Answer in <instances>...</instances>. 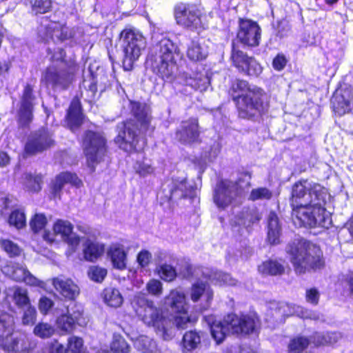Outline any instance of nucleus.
Masks as SVG:
<instances>
[{
    "label": "nucleus",
    "instance_id": "obj_64",
    "mask_svg": "<svg viewBox=\"0 0 353 353\" xmlns=\"http://www.w3.org/2000/svg\"><path fill=\"white\" fill-rule=\"evenodd\" d=\"M305 298L307 303L316 305L319 300V292L316 288H310L306 290Z\"/></svg>",
    "mask_w": 353,
    "mask_h": 353
},
{
    "label": "nucleus",
    "instance_id": "obj_17",
    "mask_svg": "<svg viewBox=\"0 0 353 353\" xmlns=\"http://www.w3.org/2000/svg\"><path fill=\"white\" fill-rule=\"evenodd\" d=\"M333 111L339 116L349 112L353 106L352 88L346 84L340 85L331 99Z\"/></svg>",
    "mask_w": 353,
    "mask_h": 353
},
{
    "label": "nucleus",
    "instance_id": "obj_2",
    "mask_svg": "<svg viewBox=\"0 0 353 353\" xmlns=\"http://www.w3.org/2000/svg\"><path fill=\"white\" fill-rule=\"evenodd\" d=\"M131 110L136 122L134 120H129L119 124L114 142L119 148L126 152H139L145 147V141L143 139L139 138V132L147 129L150 117L145 105L139 102H131Z\"/></svg>",
    "mask_w": 353,
    "mask_h": 353
},
{
    "label": "nucleus",
    "instance_id": "obj_12",
    "mask_svg": "<svg viewBox=\"0 0 353 353\" xmlns=\"http://www.w3.org/2000/svg\"><path fill=\"white\" fill-rule=\"evenodd\" d=\"M39 36L45 41L62 42L72 37L70 30L64 20L57 21L56 17L43 18L38 28Z\"/></svg>",
    "mask_w": 353,
    "mask_h": 353
},
{
    "label": "nucleus",
    "instance_id": "obj_44",
    "mask_svg": "<svg viewBox=\"0 0 353 353\" xmlns=\"http://www.w3.org/2000/svg\"><path fill=\"white\" fill-rule=\"evenodd\" d=\"M112 353H129L130 347L125 339L119 334H114L110 343Z\"/></svg>",
    "mask_w": 353,
    "mask_h": 353
},
{
    "label": "nucleus",
    "instance_id": "obj_38",
    "mask_svg": "<svg viewBox=\"0 0 353 353\" xmlns=\"http://www.w3.org/2000/svg\"><path fill=\"white\" fill-rule=\"evenodd\" d=\"M81 312H74L73 314H63L57 318L56 325L57 328L64 333L71 332L75 325V323L78 321Z\"/></svg>",
    "mask_w": 353,
    "mask_h": 353
},
{
    "label": "nucleus",
    "instance_id": "obj_41",
    "mask_svg": "<svg viewBox=\"0 0 353 353\" xmlns=\"http://www.w3.org/2000/svg\"><path fill=\"white\" fill-rule=\"evenodd\" d=\"M258 270L263 274L277 275L283 272L284 268L278 261L270 260L260 265Z\"/></svg>",
    "mask_w": 353,
    "mask_h": 353
},
{
    "label": "nucleus",
    "instance_id": "obj_16",
    "mask_svg": "<svg viewBox=\"0 0 353 353\" xmlns=\"http://www.w3.org/2000/svg\"><path fill=\"white\" fill-rule=\"evenodd\" d=\"M176 88L178 85L190 87L192 90L200 92L205 91L210 86L209 77L204 72H183L174 75V80L169 81Z\"/></svg>",
    "mask_w": 353,
    "mask_h": 353
},
{
    "label": "nucleus",
    "instance_id": "obj_45",
    "mask_svg": "<svg viewBox=\"0 0 353 353\" xmlns=\"http://www.w3.org/2000/svg\"><path fill=\"white\" fill-rule=\"evenodd\" d=\"M309 344L307 338L299 336L292 339L288 344V353H303Z\"/></svg>",
    "mask_w": 353,
    "mask_h": 353
},
{
    "label": "nucleus",
    "instance_id": "obj_21",
    "mask_svg": "<svg viewBox=\"0 0 353 353\" xmlns=\"http://www.w3.org/2000/svg\"><path fill=\"white\" fill-rule=\"evenodd\" d=\"M35 97L33 88L30 85H26L21 97L20 107L18 111L19 122L23 125H28L32 119V111Z\"/></svg>",
    "mask_w": 353,
    "mask_h": 353
},
{
    "label": "nucleus",
    "instance_id": "obj_13",
    "mask_svg": "<svg viewBox=\"0 0 353 353\" xmlns=\"http://www.w3.org/2000/svg\"><path fill=\"white\" fill-rule=\"evenodd\" d=\"M176 23L191 30L201 27V11L194 5L179 4L175 8Z\"/></svg>",
    "mask_w": 353,
    "mask_h": 353
},
{
    "label": "nucleus",
    "instance_id": "obj_42",
    "mask_svg": "<svg viewBox=\"0 0 353 353\" xmlns=\"http://www.w3.org/2000/svg\"><path fill=\"white\" fill-rule=\"evenodd\" d=\"M23 185L30 192H37L41 190L42 184V176L41 174L32 175L26 173L23 175Z\"/></svg>",
    "mask_w": 353,
    "mask_h": 353
},
{
    "label": "nucleus",
    "instance_id": "obj_33",
    "mask_svg": "<svg viewBox=\"0 0 353 353\" xmlns=\"http://www.w3.org/2000/svg\"><path fill=\"white\" fill-rule=\"evenodd\" d=\"M201 333L196 330L187 331L182 339V350L184 353L191 352L199 347L201 344Z\"/></svg>",
    "mask_w": 353,
    "mask_h": 353
},
{
    "label": "nucleus",
    "instance_id": "obj_3",
    "mask_svg": "<svg viewBox=\"0 0 353 353\" xmlns=\"http://www.w3.org/2000/svg\"><path fill=\"white\" fill-rule=\"evenodd\" d=\"M179 52L177 46L172 41L162 37L151 48L146 66L165 81H172L177 72L175 56Z\"/></svg>",
    "mask_w": 353,
    "mask_h": 353
},
{
    "label": "nucleus",
    "instance_id": "obj_5",
    "mask_svg": "<svg viewBox=\"0 0 353 353\" xmlns=\"http://www.w3.org/2000/svg\"><path fill=\"white\" fill-rule=\"evenodd\" d=\"M205 320L210 325L212 336L217 344L222 343L229 334H249L259 327V320L255 313L241 316L229 314L222 321H215L213 316H205Z\"/></svg>",
    "mask_w": 353,
    "mask_h": 353
},
{
    "label": "nucleus",
    "instance_id": "obj_10",
    "mask_svg": "<svg viewBox=\"0 0 353 353\" xmlns=\"http://www.w3.org/2000/svg\"><path fill=\"white\" fill-rule=\"evenodd\" d=\"M296 314L303 319H316L315 313L286 303H271L266 313L265 321L268 326L274 327L276 324L283 323L285 316Z\"/></svg>",
    "mask_w": 353,
    "mask_h": 353
},
{
    "label": "nucleus",
    "instance_id": "obj_36",
    "mask_svg": "<svg viewBox=\"0 0 353 353\" xmlns=\"http://www.w3.org/2000/svg\"><path fill=\"white\" fill-rule=\"evenodd\" d=\"M133 169L135 173L141 178L152 176L155 172V168L152 160L145 157L136 160L133 165Z\"/></svg>",
    "mask_w": 353,
    "mask_h": 353
},
{
    "label": "nucleus",
    "instance_id": "obj_63",
    "mask_svg": "<svg viewBox=\"0 0 353 353\" xmlns=\"http://www.w3.org/2000/svg\"><path fill=\"white\" fill-rule=\"evenodd\" d=\"M53 305L54 303L50 299L46 296H43L39 300V309L42 314H46L52 308Z\"/></svg>",
    "mask_w": 353,
    "mask_h": 353
},
{
    "label": "nucleus",
    "instance_id": "obj_51",
    "mask_svg": "<svg viewBox=\"0 0 353 353\" xmlns=\"http://www.w3.org/2000/svg\"><path fill=\"white\" fill-rule=\"evenodd\" d=\"M231 57L234 65L241 72L245 68L251 58L246 56L243 52L236 50L234 47H233Z\"/></svg>",
    "mask_w": 353,
    "mask_h": 353
},
{
    "label": "nucleus",
    "instance_id": "obj_22",
    "mask_svg": "<svg viewBox=\"0 0 353 353\" xmlns=\"http://www.w3.org/2000/svg\"><path fill=\"white\" fill-rule=\"evenodd\" d=\"M199 135L197 119H190L181 123L180 129L176 131V138L183 143H194L199 141Z\"/></svg>",
    "mask_w": 353,
    "mask_h": 353
},
{
    "label": "nucleus",
    "instance_id": "obj_29",
    "mask_svg": "<svg viewBox=\"0 0 353 353\" xmlns=\"http://www.w3.org/2000/svg\"><path fill=\"white\" fill-rule=\"evenodd\" d=\"M107 75L103 68H97L96 72L90 74V92L94 98H99L108 85Z\"/></svg>",
    "mask_w": 353,
    "mask_h": 353
},
{
    "label": "nucleus",
    "instance_id": "obj_32",
    "mask_svg": "<svg viewBox=\"0 0 353 353\" xmlns=\"http://www.w3.org/2000/svg\"><path fill=\"white\" fill-rule=\"evenodd\" d=\"M281 228L276 213L271 212L268 218V239L271 244L280 242Z\"/></svg>",
    "mask_w": 353,
    "mask_h": 353
},
{
    "label": "nucleus",
    "instance_id": "obj_23",
    "mask_svg": "<svg viewBox=\"0 0 353 353\" xmlns=\"http://www.w3.org/2000/svg\"><path fill=\"white\" fill-rule=\"evenodd\" d=\"M72 80V74L59 70L55 66L46 69L41 77V82L47 86L61 85L66 87Z\"/></svg>",
    "mask_w": 353,
    "mask_h": 353
},
{
    "label": "nucleus",
    "instance_id": "obj_14",
    "mask_svg": "<svg viewBox=\"0 0 353 353\" xmlns=\"http://www.w3.org/2000/svg\"><path fill=\"white\" fill-rule=\"evenodd\" d=\"M14 317L8 313L0 314V346L8 352H18L23 348L19 347V339L11 336L14 330Z\"/></svg>",
    "mask_w": 353,
    "mask_h": 353
},
{
    "label": "nucleus",
    "instance_id": "obj_55",
    "mask_svg": "<svg viewBox=\"0 0 353 353\" xmlns=\"http://www.w3.org/2000/svg\"><path fill=\"white\" fill-rule=\"evenodd\" d=\"M0 245L11 257L18 256L21 252L19 247L8 239H1L0 241Z\"/></svg>",
    "mask_w": 353,
    "mask_h": 353
},
{
    "label": "nucleus",
    "instance_id": "obj_43",
    "mask_svg": "<svg viewBox=\"0 0 353 353\" xmlns=\"http://www.w3.org/2000/svg\"><path fill=\"white\" fill-rule=\"evenodd\" d=\"M105 252V244L90 234V261L97 260Z\"/></svg>",
    "mask_w": 353,
    "mask_h": 353
},
{
    "label": "nucleus",
    "instance_id": "obj_62",
    "mask_svg": "<svg viewBox=\"0 0 353 353\" xmlns=\"http://www.w3.org/2000/svg\"><path fill=\"white\" fill-rule=\"evenodd\" d=\"M152 259L151 253L148 250L141 251L137 256V262L141 268L147 267Z\"/></svg>",
    "mask_w": 353,
    "mask_h": 353
},
{
    "label": "nucleus",
    "instance_id": "obj_50",
    "mask_svg": "<svg viewBox=\"0 0 353 353\" xmlns=\"http://www.w3.org/2000/svg\"><path fill=\"white\" fill-rule=\"evenodd\" d=\"M231 57L234 65L241 72L245 68L251 58L246 56L243 52L236 50L234 47H233Z\"/></svg>",
    "mask_w": 353,
    "mask_h": 353
},
{
    "label": "nucleus",
    "instance_id": "obj_6",
    "mask_svg": "<svg viewBox=\"0 0 353 353\" xmlns=\"http://www.w3.org/2000/svg\"><path fill=\"white\" fill-rule=\"evenodd\" d=\"M132 305L141 321L148 326L152 327L164 340H170L174 337L175 329L171 321L163 316L162 310L154 306L153 302L148 300L143 294H136Z\"/></svg>",
    "mask_w": 353,
    "mask_h": 353
},
{
    "label": "nucleus",
    "instance_id": "obj_30",
    "mask_svg": "<svg viewBox=\"0 0 353 353\" xmlns=\"http://www.w3.org/2000/svg\"><path fill=\"white\" fill-rule=\"evenodd\" d=\"M186 54L192 61H201L208 55V48L203 41L192 40L187 47Z\"/></svg>",
    "mask_w": 353,
    "mask_h": 353
},
{
    "label": "nucleus",
    "instance_id": "obj_39",
    "mask_svg": "<svg viewBox=\"0 0 353 353\" xmlns=\"http://www.w3.org/2000/svg\"><path fill=\"white\" fill-rule=\"evenodd\" d=\"M341 336L338 332L315 333L311 337V341L315 345H332L336 343Z\"/></svg>",
    "mask_w": 353,
    "mask_h": 353
},
{
    "label": "nucleus",
    "instance_id": "obj_60",
    "mask_svg": "<svg viewBox=\"0 0 353 353\" xmlns=\"http://www.w3.org/2000/svg\"><path fill=\"white\" fill-rule=\"evenodd\" d=\"M260 220L259 214L256 212L247 213L246 216L241 219L237 223L238 225H242L246 228L250 226L251 223H254Z\"/></svg>",
    "mask_w": 353,
    "mask_h": 353
},
{
    "label": "nucleus",
    "instance_id": "obj_59",
    "mask_svg": "<svg viewBox=\"0 0 353 353\" xmlns=\"http://www.w3.org/2000/svg\"><path fill=\"white\" fill-rule=\"evenodd\" d=\"M37 312L34 307L27 306L22 317V323L24 325H32L36 321Z\"/></svg>",
    "mask_w": 353,
    "mask_h": 353
},
{
    "label": "nucleus",
    "instance_id": "obj_61",
    "mask_svg": "<svg viewBox=\"0 0 353 353\" xmlns=\"http://www.w3.org/2000/svg\"><path fill=\"white\" fill-rule=\"evenodd\" d=\"M68 347L73 352L79 353L83 347V340L77 336H72L68 340Z\"/></svg>",
    "mask_w": 353,
    "mask_h": 353
},
{
    "label": "nucleus",
    "instance_id": "obj_27",
    "mask_svg": "<svg viewBox=\"0 0 353 353\" xmlns=\"http://www.w3.org/2000/svg\"><path fill=\"white\" fill-rule=\"evenodd\" d=\"M127 252L128 251L121 243H115L110 245L107 250V254L114 268L119 270L126 269Z\"/></svg>",
    "mask_w": 353,
    "mask_h": 353
},
{
    "label": "nucleus",
    "instance_id": "obj_25",
    "mask_svg": "<svg viewBox=\"0 0 353 353\" xmlns=\"http://www.w3.org/2000/svg\"><path fill=\"white\" fill-rule=\"evenodd\" d=\"M169 201H176L183 198H193L194 189L192 185H187L186 179L173 180L169 185L168 194L165 195Z\"/></svg>",
    "mask_w": 353,
    "mask_h": 353
},
{
    "label": "nucleus",
    "instance_id": "obj_56",
    "mask_svg": "<svg viewBox=\"0 0 353 353\" xmlns=\"http://www.w3.org/2000/svg\"><path fill=\"white\" fill-rule=\"evenodd\" d=\"M272 196V192L266 188L253 189L250 194V199L256 201L259 199H270Z\"/></svg>",
    "mask_w": 353,
    "mask_h": 353
},
{
    "label": "nucleus",
    "instance_id": "obj_8",
    "mask_svg": "<svg viewBox=\"0 0 353 353\" xmlns=\"http://www.w3.org/2000/svg\"><path fill=\"white\" fill-rule=\"evenodd\" d=\"M120 45L123 68L126 71L131 70L146 48V39L138 29L126 27L120 33Z\"/></svg>",
    "mask_w": 353,
    "mask_h": 353
},
{
    "label": "nucleus",
    "instance_id": "obj_47",
    "mask_svg": "<svg viewBox=\"0 0 353 353\" xmlns=\"http://www.w3.org/2000/svg\"><path fill=\"white\" fill-rule=\"evenodd\" d=\"M157 270L161 279L165 281H172L176 276L175 268L170 265L166 263L160 265Z\"/></svg>",
    "mask_w": 353,
    "mask_h": 353
},
{
    "label": "nucleus",
    "instance_id": "obj_48",
    "mask_svg": "<svg viewBox=\"0 0 353 353\" xmlns=\"http://www.w3.org/2000/svg\"><path fill=\"white\" fill-rule=\"evenodd\" d=\"M31 11L34 14H45L52 8L51 0H31Z\"/></svg>",
    "mask_w": 353,
    "mask_h": 353
},
{
    "label": "nucleus",
    "instance_id": "obj_11",
    "mask_svg": "<svg viewBox=\"0 0 353 353\" xmlns=\"http://www.w3.org/2000/svg\"><path fill=\"white\" fill-rule=\"evenodd\" d=\"M165 304L175 314L174 323L178 328H185L188 323L195 321L188 313V305L185 293L179 290H172L165 298Z\"/></svg>",
    "mask_w": 353,
    "mask_h": 353
},
{
    "label": "nucleus",
    "instance_id": "obj_46",
    "mask_svg": "<svg viewBox=\"0 0 353 353\" xmlns=\"http://www.w3.org/2000/svg\"><path fill=\"white\" fill-rule=\"evenodd\" d=\"M10 290L13 292V299L19 307L30 305L26 290L19 287H14Z\"/></svg>",
    "mask_w": 353,
    "mask_h": 353
},
{
    "label": "nucleus",
    "instance_id": "obj_9",
    "mask_svg": "<svg viewBox=\"0 0 353 353\" xmlns=\"http://www.w3.org/2000/svg\"><path fill=\"white\" fill-rule=\"evenodd\" d=\"M295 271L299 274L311 269H319L324 265L321 250L313 244L299 242L294 248L288 250Z\"/></svg>",
    "mask_w": 353,
    "mask_h": 353
},
{
    "label": "nucleus",
    "instance_id": "obj_40",
    "mask_svg": "<svg viewBox=\"0 0 353 353\" xmlns=\"http://www.w3.org/2000/svg\"><path fill=\"white\" fill-rule=\"evenodd\" d=\"M103 294L105 303L110 307H120L123 302V298L119 290L117 288H105Z\"/></svg>",
    "mask_w": 353,
    "mask_h": 353
},
{
    "label": "nucleus",
    "instance_id": "obj_35",
    "mask_svg": "<svg viewBox=\"0 0 353 353\" xmlns=\"http://www.w3.org/2000/svg\"><path fill=\"white\" fill-rule=\"evenodd\" d=\"M203 274L205 278L208 279L214 285H234L236 284V280L228 274L208 269H206Z\"/></svg>",
    "mask_w": 353,
    "mask_h": 353
},
{
    "label": "nucleus",
    "instance_id": "obj_1",
    "mask_svg": "<svg viewBox=\"0 0 353 353\" xmlns=\"http://www.w3.org/2000/svg\"><path fill=\"white\" fill-rule=\"evenodd\" d=\"M326 197L327 190L320 184L307 179L296 182L291 192L294 224L300 227L328 228L332 219L324 207Z\"/></svg>",
    "mask_w": 353,
    "mask_h": 353
},
{
    "label": "nucleus",
    "instance_id": "obj_31",
    "mask_svg": "<svg viewBox=\"0 0 353 353\" xmlns=\"http://www.w3.org/2000/svg\"><path fill=\"white\" fill-rule=\"evenodd\" d=\"M83 119L80 103L77 100L72 101L67 114L68 123L70 129L72 131L77 129L83 123Z\"/></svg>",
    "mask_w": 353,
    "mask_h": 353
},
{
    "label": "nucleus",
    "instance_id": "obj_7",
    "mask_svg": "<svg viewBox=\"0 0 353 353\" xmlns=\"http://www.w3.org/2000/svg\"><path fill=\"white\" fill-rule=\"evenodd\" d=\"M251 174L244 172L234 183L224 180L217 183L214 191V202L219 208L224 210L230 205H236L243 192L250 187Z\"/></svg>",
    "mask_w": 353,
    "mask_h": 353
},
{
    "label": "nucleus",
    "instance_id": "obj_52",
    "mask_svg": "<svg viewBox=\"0 0 353 353\" xmlns=\"http://www.w3.org/2000/svg\"><path fill=\"white\" fill-rule=\"evenodd\" d=\"M54 328L47 323H39L34 328L33 332L41 339L49 338L54 333Z\"/></svg>",
    "mask_w": 353,
    "mask_h": 353
},
{
    "label": "nucleus",
    "instance_id": "obj_28",
    "mask_svg": "<svg viewBox=\"0 0 353 353\" xmlns=\"http://www.w3.org/2000/svg\"><path fill=\"white\" fill-rule=\"evenodd\" d=\"M52 284L57 292L69 299H73L79 294V287L70 279L63 276L53 278Z\"/></svg>",
    "mask_w": 353,
    "mask_h": 353
},
{
    "label": "nucleus",
    "instance_id": "obj_26",
    "mask_svg": "<svg viewBox=\"0 0 353 353\" xmlns=\"http://www.w3.org/2000/svg\"><path fill=\"white\" fill-rule=\"evenodd\" d=\"M190 299L196 302L199 299L205 301L203 309L208 308L213 298V292L207 281L199 280L194 283L190 292Z\"/></svg>",
    "mask_w": 353,
    "mask_h": 353
},
{
    "label": "nucleus",
    "instance_id": "obj_20",
    "mask_svg": "<svg viewBox=\"0 0 353 353\" xmlns=\"http://www.w3.org/2000/svg\"><path fill=\"white\" fill-rule=\"evenodd\" d=\"M3 273L16 281H23L27 285L45 288V283L37 279L25 268L18 263H9L1 269Z\"/></svg>",
    "mask_w": 353,
    "mask_h": 353
},
{
    "label": "nucleus",
    "instance_id": "obj_24",
    "mask_svg": "<svg viewBox=\"0 0 353 353\" xmlns=\"http://www.w3.org/2000/svg\"><path fill=\"white\" fill-rule=\"evenodd\" d=\"M105 140L103 135L90 130V163L101 161L106 154Z\"/></svg>",
    "mask_w": 353,
    "mask_h": 353
},
{
    "label": "nucleus",
    "instance_id": "obj_4",
    "mask_svg": "<svg viewBox=\"0 0 353 353\" xmlns=\"http://www.w3.org/2000/svg\"><path fill=\"white\" fill-rule=\"evenodd\" d=\"M231 90L241 117L249 119L267 111L269 103L262 89L250 85L245 81L236 80L232 83Z\"/></svg>",
    "mask_w": 353,
    "mask_h": 353
},
{
    "label": "nucleus",
    "instance_id": "obj_37",
    "mask_svg": "<svg viewBox=\"0 0 353 353\" xmlns=\"http://www.w3.org/2000/svg\"><path fill=\"white\" fill-rule=\"evenodd\" d=\"M65 183H71L73 185L79 186L81 181L76 174L63 172L58 175L52 184L53 193L56 196Z\"/></svg>",
    "mask_w": 353,
    "mask_h": 353
},
{
    "label": "nucleus",
    "instance_id": "obj_49",
    "mask_svg": "<svg viewBox=\"0 0 353 353\" xmlns=\"http://www.w3.org/2000/svg\"><path fill=\"white\" fill-rule=\"evenodd\" d=\"M8 223L10 225L17 229L22 228L26 225V216L21 210H13L9 216Z\"/></svg>",
    "mask_w": 353,
    "mask_h": 353
},
{
    "label": "nucleus",
    "instance_id": "obj_34",
    "mask_svg": "<svg viewBox=\"0 0 353 353\" xmlns=\"http://www.w3.org/2000/svg\"><path fill=\"white\" fill-rule=\"evenodd\" d=\"M134 347L142 353H159L157 343L148 336L141 335L132 339Z\"/></svg>",
    "mask_w": 353,
    "mask_h": 353
},
{
    "label": "nucleus",
    "instance_id": "obj_58",
    "mask_svg": "<svg viewBox=\"0 0 353 353\" xmlns=\"http://www.w3.org/2000/svg\"><path fill=\"white\" fill-rule=\"evenodd\" d=\"M106 275L107 270L105 268L99 266H93L90 268V277L95 282H102Z\"/></svg>",
    "mask_w": 353,
    "mask_h": 353
},
{
    "label": "nucleus",
    "instance_id": "obj_54",
    "mask_svg": "<svg viewBox=\"0 0 353 353\" xmlns=\"http://www.w3.org/2000/svg\"><path fill=\"white\" fill-rule=\"evenodd\" d=\"M146 290L149 294L159 297L163 293V284L158 279H150L146 284Z\"/></svg>",
    "mask_w": 353,
    "mask_h": 353
},
{
    "label": "nucleus",
    "instance_id": "obj_18",
    "mask_svg": "<svg viewBox=\"0 0 353 353\" xmlns=\"http://www.w3.org/2000/svg\"><path fill=\"white\" fill-rule=\"evenodd\" d=\"M54 144V140L50 132L41 129L32 133L25 145L26 154L32 155L41 152L50 148Z\"/></svg>",
    "mask_w": 353,
    "mask_h": 353
},
{
    "label": "nucleus",
    "instance_id": "obj_19",
    "mask_svg": "<svg viewBox=\"0 0 353 353\" xmlns=\"http://www.w3.org/2000/svg\"><path fill=\"white\" fill-rule=\"evenodd\" d=\"M261 30L258 23L250 19H240L238 39L244 45L256 46L259 44Z\"/></svg>",
    "mask_w": 353,
    "mask_h": 353
},
{
    "label": "nucleus",
    "instance_id": "obj_57",
    "mask_svg": "<svg viewBox=\"0 0 353 353\" xmlns=\"http://www.w3.org/2000/svg\"><path fill=\"white\" fill-rule=\"evenodd\" d=\"M46 223V217L43 214H36L30 221V227L34 232H38L44 228Z\"/></svg>",
    "mask_w": 353,
    "mask_h": 353
},
{
    "label": "nucleus",
    "instance_id": "obj_53",
    "mask_svg": "<svg viewBox=\"0 0 353 353\" xmlns=\"http://www.w3.org/2000/svg\"><path fill=\"white\" fill-rule=\"evenodd\" d=\"M262 67L252 57L250 58L242 72L252 77H258L262 72Z\"/></svg>",
    "mask_w": 353,
    "mask_h": 353
},
{
    "label": "nucleus",
    "instance_id": "obj_15",
    "mask_svg": "<svg viewBox=\"0 0 353 353\" xmlns=\"http://www.w3.org/2000/svg\"><path fill=\"white\" fill-rule=\"evenodd\" d=\"M53 231L60 235L61 239L67 242L69 245L72 247L74 250L81 244L83 246V257L85 260H88V243L87 239H80L74 233L72 232V225L68 221L62 220L57 221L53 227Z\"/></svg>",
    "mask_w": 353,
    "mask_h": 353
}]
</instances>
